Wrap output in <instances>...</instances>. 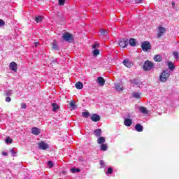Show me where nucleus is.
Segmentation results:
<instances>
[{
  "mask_svg": "<svg viewBox=\"0 0 179 179\" xmlns=\"http://www.w3.org/2000/svg\"><path fill=\"white\" fill-rule=\"evenodd\" d=\"M169 78L170 73L167 72V71H164L159 76V80L160 82L164 83L165 82H167V79H169Z\"/></svg>",
  "mask_w": 179,
  "mask_h": 179,
  "instance_id": "nucleus-1",
  "label": "nucleus"
},
{
  "mask_svg": "<svg viewBox=\"0 0 179 179\" xmlns=\"http://www.w3.org/2000/svg\"><path fill=\"white\" fill-rule=\"evenodd\" d=\"M141 48L144 52H149V50H152V45L149 41H144L141 43Z\"/></svg>",
  "mask_w": 179,
  "mask_h": 179,
  "instance_id": "nucleus-2",
  "label": "nucleus"
},
{
  "mask_svg": "<svg viewBox=\"0 0 179 179\" xmlns=\"http://www.w3.org/2000/svg\"><path fill=\"white\" fill-rule=\"evenodd\" d=\"M154 66L155 64L152 62L147 60L143 65V69L145 71H150V69H153Z\"/></svg>",
  "mask_w": 179,
  "mask_h": 179,
  "instance_id": "nucleus-3",
  "label": "nucleus"
},
{
  "mask_svg": "<svg viewBox=\"0 0 179 179\" xmlns=\"http://www.w3.org/2000/svg\"><path fill=\"white\" fill-rule=\"evenodd\" d=\"M63 38L65 41H67V43H72V41L73 40L72 34L68 32L63 34Z\"/></svg>",
  "mask_w": 179,
  "mask_h": 179,
  "instance_id": "nucleus-4",
  "label": "nucleus"
},
{
  "mask_svg": "<svg viewBox=\"0 0 179 179\" xmlns=\"http://www.w3.org/2000/svg\"><path fill=\"white\" fill-rule=\"evenodd\" d=\"M166 29L164 27H159L158 28V32L157 34V38H160V37H162V36H164V33H166Z\"/></svg>",
  "mask_w": 179,
  "mask_h": 179,
  "instance_id": "nucleus-5",
  "label": "nucleus"
},
{
  "mask_svg": "<svg viewBox=\"0 0 179 179\" xmlns=\"http://www.w3.org/2000/svg\"><path fill=\"white\" fill-rule=\"evenodd\" d=\"M128 44H129V41H128V39L127 38L120 39L119 41V45L122 48H125V47H127Z\"/></svg>",
  "mask_w": 179,
  "mask_h": 179,
  "instance_id": "nucleus-6",
  "label": "nucleus"
},
{
  "mask_svg": "<svg viewBox=\"0 0 179 179\" xmlns=\"http://www.w3.org/2000/svg\"><path fill=\"white\" fill-rule=\"evenodd\" d=\"M10 69L13 71L14 72H17V64L16 62H13L10 63Z\"/></svg>",
  "mask_w": 179,
  "mask_h": 179,
  "instance_id": "nucleus-7",
  "label": "nucleus"
},
{
  "mask_svg": "<svg viewBox=\"0 0 179 179\" xmlns=\"http://www.w3.org/2000/svg\"><path fill=\"white\" fill-rule=\"evenodd\" d=\"M90 118L93 122H98L101 120L100 115L97 114H92Z\"/></svg>",
  "mask_w": 179,
  "mask_h": 179,
  "instance_id": "nucleus-8",
  "label": "nucleus"
},
{
  "mask_svg": "<svg viewBox=\"0 0 179 179\" xmlns=\"http://www.w3.org/2000/svg\"><path fill=\"white\" fill-rule=\"evenodd\" d=\"M38 148L41 150H45L46 149H48V145L42 141L38 143Z\"/></svg>",
  "mask_w": 179,
  "mask_h": 179,
  "instance_id": "nucleus-9",
  "label": "nucleus"
},
{
  "mask_svg": "<svg viewBox=\"0 0 179 179\" xmlns=\"http://www.w3.org/2000/svg\"><path fill=\"white\" fill-rule=\"evenodd\" d=\"M123 64L124 66H127V68H131V66L134 65V64H132V62H131L128 59L123 61Z\"/></svg>",
  "mask_w": 179,
  "mask_h": 179,
  "instance_id": "nucleus-10",
  "label": "nucleus"
},
{
  "mask_svg": "<svg viewBox=\"0 0 179 179\" xmlns=\"http://www.w3.org/2000/svg\"><path fill=\"white\" fill-rule=\"evenodd\" d=\"M41 132V130L37 127H33L31 129V133L34 135H40Z\"/></svg>",
  "mask_w": 179,
  "mask_h": 179,
  "instance_id": "nucleus-11",
  "label": "nucleus"
},
{
  "mask_svg": "<svg viewBox=\"0 0 179 179\" xmlns=\"http://www.w3.org/2000/svg\"><path fill=\"white\" fill-rule=\"evenodd\" d=\"M52 50H59V48L58 47V42L57 40H54L52 43Z\"/></svg>",
  "mask_w": 179,
  "mask_h": 179,
  "instance_id": "nucleus-12",
  "label": "nucleus"
},
{
  "mask_svg": "<svg viewBox=\"0 0 179 179\" xmlns=\"http://www.w3.org/2000/svg\"><path fill=\"white\" fill-rule=\"evenodd\" d=\"M106 143V138L103 136H100L97 139V143L98 145H103Z\"/></svg>",
  "mask_w": 179,
  "mask_h": 179,
  "instance_id": "nucleus-13",
  "label": "nucleus"
},
{
  "mask_svg": "<svg viewBox=\"0 0 179 179\" xmlns=\"http://www.w3.org/2000/svg\"><path fill=\"white\" fill-rule=\"evenodd\" d=\"M56 20H59V22H62L64 20V16H62V13H61V12H57L56 15Z\"/></svg>",
  "mask_w": 179,
  "mask_h": 179,
  "instance_id": "nucleus-14",
  "label": "nucleus"
},
{
  "mask_svg": "<svg viewBox=\"0 0 179 179\" xmlns=\"http://www.w3.org/2000/svg\"><path fill=\"white\" fill-rule=\"evenodd\" d=\"M97 80H98V83L101 86H104V85H106V80H104L103 77H99Z\"/></svg>",
  "mask_w": 179,
  "mask_h": 179,
  "instance_id": "nucleus-15",
  "label": "nucleus"
},
{
  "mask_svg": "<svg viewBox=\"0 0 179 179\" xmlns=\"http://www.w3.org/2000/svg\"><path fill=\"white\" fill-rule=\"evenodd\" d=\"M124 124L125 127H131L132 125V120L127 118L124 122Z\"/></svg>",
  "mask_w": 179,
  "mask_h": 179,
  "instance_id": "nucleus-16",
  "label": "nucleus"
},
{
  "mask_svg": "<svg viewBox=\"0 0 179 179\" xmlns=\"http://www.w3.org/2000/svg\"><path fill=\"white\" fill-rule=\"evenodd\" d=\"M135 129L137 132H142L143 131V127L141 124H136L135 126Z\"/></svg>",
  "mask_w": 179,
  "mask_h": 179,
  "instance_id": "nucleus-17",
  "label": "nucleus"
},
{
  "mask_svg": "<svg viewBox=\"0 0 179 179\" xmlns=\"http://www.w3.org/2000/svg\"><path fill=\"white\" fill-rule=\"evenodd\" d=\"M94 135L96 136V138H100L101 136V129H97L94 131Z\"/></svg>",
  "mask_w": 179,
  "mask_h": 179,
  "instance_id": "nucleus-18",
  "label": "nucleus"
},
{
  "mask_svg": "<svg viewBox=\"0 0 179 179\" xmlns=\"http://www.w3.org/2000/svg\"><path fill=\"white\" fill-rule=\"evenodd\" d=\"M129 43L131 47H136V40L135 38H130Z\"/></svg>",
  "mask_w": 179,
  "mask_h": 179,
  "instance_id": "nucleus-19",
  "label": "nucleus"
},
{
  "mask_svg": "<svg viewBox=\"0 0 179 179\" xmlns=\"http://www.w3.org/2000/svg\"><path fill=\"white\" fill-rule=\"evenodd\" d=\"M168 68L169 71H173L174 69H176V66H174V64H173V62H169Z\"/></svg>",
  "mask_w": 179,
  "mask_h": 179,
  "instance_id": "nucleus-20",
  "label": "nucleus"
},
{
  "mask_svg": "<svg viewBox=\"0 0 179 179\" xmlns=\"http://www.w3.org/2000/svg\"><path fill=\"white\" fill-rule=\"evenodd\" d=\"M162 59V56H160V55H156L154 56V60L155 62H161Z\"/></svg>",
  "mask_w": 179,
  "mask_h": 179,
  "instance_id": "nucleus-21",
  "label": "nucleus"
},
{
  "mask_svg": "<svg viewBox=\"0 0 179 179\" xmlns=\"http://www.w3.org/2000/svg\"><path fill=\"white\" fill-rule=\"evenodd\" d=\"M52 111H57V110H59V106L57 103H52Z\"/></svg>",
  "mask_w": 179,
  "mask_h": 179,
  "instance_id": "nucleus-22",
  "label": "nucleus"
},
{
  "mask_svg": "<svg viewBox=\"0 0 179 179\" xmlns=\"http://www.w3.org/2000/svg\"><path fill=\"white\" fill-rule=\"evenodd\" d=\"M76 89H83V83L82 82H77L76 83Z\"/></svg>",
  "mask_w": 179,
  "mask_h": 179,
  "instance_id": "nucleus-23",
  "label": "nucleus"
},
{
  "mask_svg": "<svg viewBox=\"0 0 179 179\" xmlns=\"http://www.w3.org/2000/svg\"><path fill=\"white\" fill-rule=\"evenodd\" d=\"M100 150H101L102 152H106L107 150V144H101Z\"/></svg>",
  "mask_w": 179,
  "mask_h": 179,
  "instance_id": "nucleus-24",
  "label": "nucleus"
},
{
  "mask_svg": "<svg viewBox=\"0 0 179 179\" xmlns=\"http://www.w3.org/2000/svg\"><path fill=\"white\" fill-rule=\"evenodd\" d=\"M140 111L142 114H148V109L143 106L140 107Z\"/></svg>",
  "mask_w": 179,
  "mask_h": 179,
  "instance_id": "nucleus-25",
  "label": "nucleus"
},
{
  "mask_svg": "<svg viewBox=\"0 0 179 179\" xmlns=\"http://www.w3.org/2000/svg\"><path fill=\"white\" fill-rule=\"evenodd\" d=\"M35 22H36V23H41V22H43V16L36 17Z\"/></svg>",
  "mask_w": 179,
  "mask_h": 179,
  "instance_id": "nucleus-26",
  "label": "nucleus"
},
{
  "mask_svg": "<svg viewBox=\"0 0 179 179\" xmlns=\"http://www.w3.org/2000/svg\"><path fill=\"white\" fill-rule=\"evenodd\" d=\"M69 106L70 107H71L73 110H75L76 108V105L75 104V101H70Z\"/></svg>",
  "mask_w": 179,
  "mask_h": 179,
  "instance_id": "nucleus-27",
  "label": "nucleus"
},
{
  "mask_svg": "<svg viewBox=\"0 0 179 179\" xmlns=\"http://www.w3.org/2000/svg\"><path fill=\"white\" fill-rule=\"evenodd\" d=\"M83 117H85V118H89L90 117V113L89 111L83 112Z\"/></svg>",
  "mask_w": 179,
  "mask_h": 179,
  "instance_id": "nucleus-28",
  "label": "nucleus"
},
{
  "mask_svg": "<svg viewBox=\"0 0 179 179\" xmlns=\"http://www.w3.org/2000/svg\"><path fill=\"white\" fill-rule=\"evenodd\" d=\"M100 33H101V36H106V34H108V32L107 31V30L103 29H100Z\"/></svg>",
  "mask_w": 179,
  "mask_h": 179,
  "instance_id": "nucleus-29",
  "label": "nucleus"
},
{
  "mask_svg": "<svg viewBox=\"0 0 179 179\" xmlns=\"http://www.w3.org/2000/svg\"><path fill=\"white\" fill-rule=\"evenodd\" d=\"M71 173H80V169H76V168H71Z\"/></svg>",
  "mask_w": 179,
  "mask_h": 179,
  "instance_id": "nucleus-30",
  "label": "nucleus"
},
{
  "mask_svg": "<svg viewBox=\"0 0 179 179\" xmlns=\"http://www.w3.org/2000/svg\"><path fill=\"white\" fill-rule=\"evenodd\" d=\"M13 140L10 138V137L8 136L6 138V143H13Z\"/></svg>",
  "mask_w": 179,
  "mask_h": 179,
  "instance_id": "nucleus-31",
  "label": "nucleus"
},
{
  "mask_svg": "<svg viewBox=\"0 0 179 179\" xmlns=\"http://www.w3.org/2000/svg\"><path fill=\"white\" fill-rule=\"evenodd\" d=\"M133 97H134V99H141V94L138 92H136L133 94Z\"/></svg>",
  "mask_w": 179,
  "mask_h": 179,
  "instance_id": "nucleus-32",
  "label": "nucleus"
},
{
  "mask_svg": "<svg viewBox=\"0 0 179 179\" xmlns=\"http://www.w3.org/2000/svg\"><path fill=\"white\" fill-rule=\"evenodd\" d=\"M99 54H100V50H99L98 49H95L93 51V55L95 56L99 55Z\"/></svg>",
  "mask_w": 179,
  "mask_h": 179,
  "instance_id": "nucleus-33",
  "label": "nucleus"
},
{
  "mask_svg": "<svg viewBox=\"0 0 179 179\" xmlns=\"http://www.w3.org/2000/svg\"><path fill=\"white\" fill-rule=\"evenodd\" d=\"M113 168H111V167L108 168L106 174H113Z\"/></svg>",
  "mask_w": 179,
  "mask_h": 179,
  "instance_id": "nucleus-34",
  "label": "nucleus"
},
{
  "mask_svg": "<svg viewBox=\"0 0 179 179\" xmlns=\"http://www.w3.org/2000/svg\"><path fill=\"white\" fill-rule=\"evenodd\" d=\"M59 6H64L65 5V0H59Z\"/></svg>",
  "mask_w": 179,
  "mask_h": 179,
  "instance_id": "nucleus-35",
  "label": "nucleus"
},
{
  "mask_svg": "<svg viewBox=\"0 0 179 179\" xmlns=\"http://www.w3.org/2000/svg\"><path fill=\"white\" fill-rule=\"evenodd\" d=\"M115 89L116 90H119L120 92H121V91L123 90V89L121 88V86H120V85H115Z\"/></svg>",
  "mask_w": 179,
  "mask_h": 179,
  "instance_id": "nucleus-36",
  "label": "nucleus"
},
{
  "mask_svg": "<svg viewBox=\"0 0 179 179\" xmlns=\"http://www.w3.org/2000/svg\"><path fill=\"white\" fill-rule=\"evenodd\" d=\"M99 163H100L101 167H106V163L104 162L103 160H100Z\"/></svg>",
  "mask_w": 179,
  "mask_h": 179,
  "instance_id": "nucleus-37",
  "label": "nucleus"
},
{
  "mask_svg": "<svg viewBox=\"0 0 179 179\" xmlns=\"http://www.w3.org/2000/svg\"><path fill=\"white\" fill-rule=\"evenodd\" d=\"M173 55L176 57V59H178L179 58V53L178 52H173Z\"/></svg>",
  "mask_w": 179,
  "mask_h": 179,
  "instance_id": "nucleus-38",
  "label": "nucleus"
},
{
  "mask_svg": "<svg viewBox=\"0 0 179 179\" xmlns=\"http://www.w3.org/2000/svg\"><path fill=\"white\" fill-rule=\"evenodd\" d=\"M48 164L49 166V167L51 169L52 167H54V164H52V162L51 161H48Z\"/></svg>",
  "mask_w": 179,
  "mask_h": 179,
  "instance_id": "nucleus-39",
  "label": "nucleus"
},
{
  "mask_svg": "<svg viewBox=\"0 0 179 179\" xmlns=\"http://www.w3.org/2000/svg\"><path fill=\"white\" fill-rule=\"evenodd\" d=\"M0 26H5V21H3V20L0 19Z\"/></svg>",
  "mask_w": 179,
  "mask_h": 179,
  "instance_id": "nucleus-40",
  "label": "nucleus"
},
{
  "mask_svg": "<svg viewBox=\"0 0 179 179\" xmlns=\"http://www.w3.org/2000/svg\"><path fill=\"white\" fill-rule=\"evenodd\" d=\"M27 108V105H26V103H22V106L21 108L22 109H26Z\"/></svg>",
  "mask_w": 179,
  "mask_h": 179,
  "instance_id": "nucleus-41",
  "label": "nucleus"
},
{
  "mask_svg": "<svg viewBox=\"0 0 179 179\" xmlns=\"http://www.w3.org/2000/svg\"><path fill=\"white\" fill-rule=\"evenodd\" d=\"M12 99H10V97H6V101L7 102V103H10V101H11Z\"/></svg>",
  "mask_w": 179,
  "mask_h": 179,
  "instance_id": "nucleus-42",
  "label": "nucleus"
},
{
  "mask_svg": "<svg viewBox=\"0 0 179 179\" xmlns=\"http://www.w3.org/2000/svg\"><path fill=\"white\" fill-rule=\"evenodd\" d=\"M144 0H136V3H142Z\"/></svg>",
  "mask_w": 179,
  "mask_h": 179,
  "instance_id": "nucleus-43",
  "label": "nucleus"
},
{
  "mask_svg": "<svg viewBox=\"0 0 179 179\" xmlns=\"http://www.w3.org/2000/svg\"><path fill=\"white\" fill-rule=\"evenodd\" d=\"M11 94H12V91H8V92H6V96H10Z\"/></svg>",
  "mask_w": 179,
  "mask_h": 179,
  "instance_id": "nucleus-44",
  "label": "nucleus"
},
{
  "mask_svg": "<svg viewBox=\"0 0 179 179\" xmlns=\"http://www.w3.org/2000/svg\"><path fill=\"white\" fill-rule=\"evenodd\" d=\"M99 47V44L98 43H95L93 45L92 48H94V50L96 48Z\"/></svg>",
  "mask_w": 179,
  "mask_h": 179,
  "instance_id": "nucleus-45",
  "label": "nucleus"
},
{
  "mask_svg": "<svg viewBox=\"0 0 179 179\" xmlns=\"http://www.w3.org/2000/svg\"><path fill=\"white\" fill-rule=\"evenodd\" d=\"M10 153H12V155H16V152H15V151L13 150V149H10Z\"/></svg>",
  "mask_w": 179,
  "mask_h": 179,
  "instance_id": "nucleus-46",
  "label": "nucleus"
},
{
  "mask_svg": "<svg viewBox=\"0 0 179 179\" xmlns=\"http://www.w3.org/2000/svg\"><path fill=\"white\" fill-rule=\"evenodd\" d=\"M2 155L3 156H8V152H3Z\"/></svg>",
  "mask_w": 179,
  "mask_h": 179,
  "instance_id": "nucleus-47",
  "label": "nucleus"
},
{
  "mask_svg": "<svg viewBox=\"0 0 179 179\" xmlns=\"http://www.w3.org/2000/svg\"><path fill=\"white\" fill-rule=\"evenodd\" d=\"M62 173H63V174H66V171H63Z\"/></svg>",
  "mask_w": 179,
  "mask_h": 179,
  "instance_id": "nucleus-48",
  "label": "nucleus"
},
{
  "mask_svg": "<svg viewBox=\"0 0 179 179\" xmlns=\"http://www.w3.org/2000/svg\"><path fill=\"white\" fill-rule=\"evenodd\" d=\"M37 1H40V0H37Z\"/></svg>",
  "mask_w": 179,
  "mask_h": 179,
  "instance_id": "nucleus-49",
  "label": "nucleus"
}]
</instances>
